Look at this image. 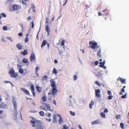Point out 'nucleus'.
Returning a JSON list of instances; mask_svg holds the SVG:
<instances>
[{
    "label": "nucleus",
    "mask_w": 129,
    "mask_h": 129,
    "mask_svg": "<svg viewBox=\"0 0 129 129\" xmlns=\"http://www.w3.org/2000/svg\"><path fill=\"white\" fill-rule=\"evenodd\" d=\"M33 118L34 119V118ZM34 121L31 120L30 123L32 124V126L34 127L36 126L37 128L39 129H43L44 126L43 125V123L40 120L33 119Z\"/></svg>",
    "instance_id": "1"
},
{
    "label": "nucleus",
    "mask_w": 129,
    "mask_h": 129,
    "mask_svg": "<svg viewBox=\"0 0 129 129\" xmlns=\"http://www.w3.org/2000/svg\"><path fill=\"white\" fill-rule=\"evenodd\" d=\"M51 83V86L52 87V94L53 95L57 94L58 91L57 87L56 86L55 82L53 79H51L50 81Z\"/></svg>",
    "instance_id": "2"
},
{
    "label": "nucleus",
    "mask_w": 129,
    "mask_h": 129,
    "mask_svg": "<svg viewBox=\"0 0 129 129\" xmlns=\"http://www.w3.org/2000/svg\"><path fill=\"white\" fill-rule=\"evenodd\" d=\"M43 105L40 107V108L42 110L47 111L48 110L51 111L53 112V110L50 109V105L47 103H44Z\"/></svg>",
    "instance_id": "3"
},
{
    "label": "nucleus",
    "mask_w": 129,
    "mask_h": 129,
    "mask_svg": "<svg viewBox=\"0 0 129 129\" xmlns=\"http://www.w3.org/2000/svg\"><path fill=\"white\" fill-rule=\"evenodd\" d=\"M102 15L104 16L106 15L105 17V19L106 20L110 19V16L109 15V10L107 9L103 10L102 13Z\"/></svg>",
    "instance_id": "4"
},
{
    "label": "nucleus",
    "mask_w": 129,
    "mask_h": 129,
    "mask_svg": "<svg viewBox=\"0 0 129 129\" xmlns=\"http://www.w3.org/2000/svg\"><path fill=\"white\" fill-rule=\"evenodd\" d=\"M9 74L12 77H17V74L15 73V72L13 69H11L9 72Z\"/></svg>",
    "instance_id": "5"
},
{
    "label": "nucleus",
    "mask_w": 129,
    "mask_h": 129,
    "mask_svg": "<svg viewBox=\"0 0 129 129\" xmlns=\"http://www.w3.org/2000/svg\"><path fill=\"white\" fill-rule=\"evenodd\" d=\"M89 45L91 46H89V47H90L92 49H95L96 46L97 45V44L96 43H94L92 41H90L89 42Z\"/></svg>",
    "instance_id": "6"
},
{
    "label": "nucleus",
    "mask_w": 129,
    "mask_h": 129,
    "mask_svg": "<svg viewBox=\"0 0 129 129\" xmlns=\"http://www.w3.org/2000/svg\"><path fill=\"white\" fill-rule=\"evenodd\" d=\"M12 8L14 10L17 11L21 9V6L19 5L15 4L13 6Z\"/></svg>",
    "instance_id": "7"
},
{
    "label": "nucleus",
    "mask_w": 129,
    "mask_h": 129,
    "mask_svg": "<svg viewBox=\"0 0 129 129\" xmlns=\"http://www.w3.org/2000/svg\"><path fill=\"white\" fill-rule=\"evenodd\" d=\"M30 59L31 61H35L36 60V57L35 53L34 52H33L31 54L30 57Z\"/></svg>",
    "instance_id": "8"
},
{
    "label": "nucleus",
    "mask_w": 129,
    "mask_h": 129,
    "mask_svg": "<svg viewBox=\"0 0 129 129\" xmlns=\"http://www.w3.org/2000/svg\"><path fill=\"white\" fill-rule=\"evenodd\" d=\"M12 102L13 103V106L14 107V111L15 112H16L17 110V105L16 101L14 98H13Z\"/></svg>",
    "instance_id": "9"
},
{
    "label": "nucleus",
    "mask_w": 129,
    "mask_h": 129,
    "mask_svg": "<svg viewBox=\"0 0 129 129\" xmlns=\"http://www.w3.org/2000/svg\"><path fill=\"white\" fill-rule=\"evenodd\" d=\"M117 81H120L122 83L125 84L126 83V79H122V78L119 77L117 79Z\"/></svg>",
    "instance_id": "10"
},
{
    "label": "nucleus",
    "mask_w": 129,
    "mask_h": 129,
    "mask_svg": "<svg viewBox=\"0 0 129 129\" xmlns=\"http://www.w3.org/2000/svg\"><path fill=\"white\" fill-rule=\"evenodd\" d=\"M95 96H96L99 98L100 96V95L99 94L100 93V90L99 89H97L95 90Z\"/></svg>",
    "instance_id": "11"
},
{
    "label": "nucleus",
    "mask_w": 129,
    "mask_h": 129,
    "mask_svg": "<svg viewBox=\"0 0 129 129\" xmlns=\"http://www.w3.org/2000/svg\"><path fill=\"white\" fill-rule=\"evenodd\" d=\"M21 90L23 91V92L25 94L27 95H30V94L29 91L26 89H25L23 88H21Z\"/></svg>",
    "instance_id": "12"
},
{
    "label": "nucleus",
    "mask_w": 129,
    "mask_h": 129,
    "mask_svg": "<svg viewBox=\"0 0 129 129\" xmlns=\"http://www.w3.org/2000/svg\"><path fill=\"white\" fill-rule=\"evenodd\" d=\"M31 89L33 95L34 97H35V88L33 84H31Z\"/></svg>",
    "instance_id": "13"
},
{
    "label": "nucleus",
    "mask_w": 129,
    "mask_h": 129,
    "mask_svg": "<svg viewBox=\"0 0 129 129\" xmlns=\"http://www.w3.org/2000/svg\"><path fill=\"white\" fill-rule=\"evenodd\" d=\"M52 122L53 123L56 122H57V118L56 114H54L53 116Z\"/></svg>",
    "instance_id": "14"
},
{
    "label": "nucleus",
    "mask_w": 129,
    "mask_h": 129,
    "mask_svg": "<svg viewBox=\"0 0 129 129\" xmlns=\"http://www.w3.org/2000/svg\"><path fill=\"white\" fill-rule=\"evenodd\" d=\"M45 30L47 32L48 35V36L49 34L50 30V28L49 27V26L48 25H46V28H45Z\"/></svg>",
    "instance_id": "15"
},
{
    "label": "nucleus",
    "mask_w": 129,
    "mask_h": 129,
    "mask_svg": "<svg viewBox=\"0 0 129 129\" xmlns=\"http://www.w3.org/2000/svg\"><path fill=\"white\" fill-rule=\"evenodd\" d=\"M100 122H101L100 120L98 119L97 120L92 121L91 122V124L92 125L98 124L100 123Z\"/></svg>",
    "instance_id": "16"
},
{
    "label": "nucleus",
    "mask_w": 129,
    "mask_h": 129,
    "mask_svg": "<svg viewBox=\"0 0 129 129\" xmlns=\"http://www.w3.org/2000/svg\"><path fill=\"white\" fill-rule=\"evenodd\" d=\"M94 102L93 100H91L89 104V108L90 109H91L92 108V106L94 105Z\"/></svg>",
    "instance_id": "17"
},
{
    "label": "nucleus",
    "mask_w": 129,
    "mask_h": 129,
    "mask_svg": "<svg viewBox=\"0 0 129 129\" xmlns=\"http://www.w3.org/2000/svg\"><path fill=\"white\" fill-rule=\"evenodd\" d=\"M125 88V86H123L121 90V91L119 93L120 94L122 95L123 94L122 93L125 92L124 88Z\"/></svg>",
    "instance_id": "18"
},
{
    "label": "nucleus",
    "mask_w": 129,
    "mask_h": 129,
    "mask_svg": "<svg viewBox=\"0 0 129 129\" xmlns=\"http://www.w3.org/2000/svg\"><path fill=\"white\" fill-rule=\"evenodd\" d=\"M16 46L18 48L19 50H21L22 49V46L20 45L19 43L17 44L16 45Z\"/></svg>",
    "instance_id": "19"
},
{
    "label": "nucleus",
    "mask_w": 129,
    "mask_h": 129,
    "mask_svg": "<svg viewBox=\"0 0 129 129\" xmlns=\"http://www.w3.org/2000/svg\"><path fill=\"white\" fill-rule=\"evenodd\" d=\"M21 53L23 55H26L28 53L27 50L26 49L24 50L23 51L21 52Z\"/></svg>",
    "instance_id": "20"
},
{
    "label": "nucleus",
    "mask_w": 129,
    "mask_h": 129,
    "mask_svg": "<svg viewBox=\"0 0 129 129\" xmlns=\"http://www.w3.org/2000/svg\"><path fill=\"white\" fill-rule=\"evenodd\" d=\"M36 89L38 92L39 93L42 90V88L41 87L38 86H37L36 87Z\"/></svg>",
    "instance_id": "21"
},
{
    "label": "nucleus",
    "mask_w": 129,
    "mask_h": 129,
    "mask_svg": "<svg viewBox=\"0 0 129 129\" xmlns=\"http://www.w3.org/2000/svg\"><path fill=\"white\" fill-rule=\"evenodd\" d=\"M65 42V41L64 40H63L62 41V42L61 43H60V42H59L58 43V44H60V46H63Z\"/></svg>",
    "instance_id": "22"
},
{
    "label": "nucleus",
    "mask_w": 129,
    "mask_h": 129,
    "mask_svg": "<svg viewBox=\"0 0 129 129\" xmlns=\"http://www.w3.org/2000/svg\"><path fill=\"white\" fill-rule=\"evenodd\" d=\"M47 97L46 96L44 95L43 96L42 99V100L43 102H46L47 100Z\"/></svg>",
    "instance_id": "23"
},
{
    "label": "nucleus",
    "mask_w": 129,
    "mask_h": 129,
    "mask_svg": "<svg viewBox=\"0 0 129 129\" xmlns=\"http://www.w3.org/2000/svg\"><path fill=\"white\" fill-rule=\"evenodd\" d=\"M46 43V41L45 40H44L43 41L41 45V48H42L45 45Z\"/></svg>",
    "instance_id": "24"
},
{
    "label": "nucleus",
    "mask_w": 129,
    "mask_h": 129,
    "mask_svg": "<svg viewBox=\"0 0 129 129\" xmlns=\"http://www.w3.org/2000/svg\"><path fill=\"white\" fill-rule=\"evenodd\" d=\"M6 107V105L3 103L0 104V108H4Z\"/></svg>",
    "instance_id": "25"
},
{
    "label": "nucleus",
    "mask_w": 129,
    "mask_h": 129,
    "mask_svg": "<svg viewBox=\"0 0 129 129\" xmlns=\"http://www.w3.org/2000/svg\"><path fill=\"white\" fill-rule=\"evenodd\" d=\"M58 115L59 116V123H61L63 122V121L61 117V116H60L59 115Z\"/></svg>",
    "instance_id": "26"
},
{
    "label": "nucleus",
    "mask_w": 129,
    "mask_h": 129,
    "mask_svg": "<svg viewBox=\"0 0 129 129\" xmlns=\"http://www.w3.org/2000/svg\"><path fill=\"white\" fill-rule=\"evenodd\" d=\"M97 55L99 57H101V50L100 49L99 50V51H98L97 53Z\"/></svg>",
    "instance_id": "27"
},
{
    "label": "nucleus",
    "mask_w": 129,
    "mask_h": 129,
    "mask_svg": "<svg viewBox=\"0 0 129 129\" xmlns=\"http://www.w3.org/2000/svg\"><path fill=\"white\" fill-rule=\"evenodd\" d=\"M44 112L43 111H41L39 112V114L40 115L42 116H43L44 115Z\"/></svg>",
    "instance_id": "28"
},
{
    "label": "nucleus",
    "mask_w": 129,
    "mask_h": 129,
    "mask_svg": "<svg viewBox=\"0 0 129 129\" xmlns=\"http://www.w3.org/2000/svg\"><path fill=\"white\" fill-rule=\"evenodd\" d=\"M47 78V76H44L42 78V80L43 81L45 80H46Z\"/></svg>",
    "instance_id": "29"
},
{
    "label": "nucleus",
    "mask_w": 129,
    "mask_h": 129,
    "mask_svg": "<svg viewBox=\"0 0 129 129\" xmlns=\"http://www.w3.org/2000/svg\"><path fill=\"white\" fill-rule=\"evenodd\" d=\"M95 83L98 86H101V84L98 81H95Z\"/></svg>",
    "instance_id": "30"
},
{
    "label": "nucleus",
    "mask_w": 129,
    "mask_h": 129,
    "mask_svg": "<svg viewBox=\"0 0 129 129\" xmlns=\"http://www.w3.org/2000/svg\"><path fill=\"white\" fill-rule=\"evenodd\" d=\"M101 116L104 118H105L106 117L105 114L104 112L101 113Z\"/></svg>",
    "instance_id": "31"
},
{
    "label": "nucleus",
    "mask_w": 129,
    "mask_h": 129,
    "mask_svg": "<svg viewBox=\"0 0 129 129\" xmlns=\"http://www.w3.org/2000/svg\"><path fill=\"white\" fill-rule=\"evenodd\" d=\"M22 61L24 63H26L28 62V61L27 59L24 58L23 59Z\"/></svg>",
    "instance_id": "32"
},
{
    "label": "nucleus",
    "mask_w": 129,
    "mask_h": 129,
    "mask_svg": "<svg viewBox=\"0 0 129 129\" xmlns=\"http://www.w3.org/2000/svg\"><path fill=\"white\" fill-rule=\"evenodd\" d=\"M53 73L56 74L57 73V71L55 68H54L53 71Z\"/></svg>",
    "instance_id": "33"
},
{
    "label": "nucleus",
    "mask_w": 129,
    "mask_h": 129,
    "mask_svg": "<svg viewBox=\"0 0 129 129\" xmlns=\"http://www.w3.org/2000/svg\"><path fill=\"white\" fill-rule=\"evenodd\" d=\"M124 124H123V123H120V126H121V127L122 128V129H124Z\"/></svg>",
    "instance_id": "34"
},
{
    "label": "nucleus",
    "mask_w": 129,
    "mask_h": 129,
    "mask_svg": "<svg viewBox=\"0 0 129 129\" xmlns=\"http://www.w3.org/2000/svg\"><path fill=\"white\" fill-rule=\"evenodd\" d=\"M19 72L20 73L22 74L23 73V71L21 68L19 70Z\"/></svg>",
    "instance_id": "35"
},
{
    "label": "nucleus",
    "mask_w": 129,
    "mask_h": 129,
    "mask_svg": "<svg viewBox=\"0 0 129 129\" xmlns=\"http://www.w3.org/2000/svg\"><path fill=\"white\" fill-rule=\"evenodd\" d=\"M70 114L72 116H75V113L74 112H73L71 111L70 112Z\"/></svg>",
    "instance_id": "36"
},
{
    "label": "nucleus",
    "mask_w": 129,
    "mask_h": 129,
    "mask_svg": "<svg viewBox=\"0 0 129 129\" xmlns=\"http://www.w3.org/2000/svg\"><path fill=\"white\" fill-rule=\"evenodd\" d=\"M69 127L66 125H64L63 126V128L62 129H68Z\"/></svg>",
    "instance_id": "37"
},
{
    "label": "nucleus",
    "mask_w": 129,
    "mask_h": 129,
    "mask_svg": "<svg viewBox=\"0 0 129 129\" xmlns=\"http://www.w3.org/2000/svg\"><path fill=\"white\" fill-rule=\"evenodd\" d=\"M127 93H125V94L124 95H122L121 96V98L122 99H124L126 97V95Z\"/></svg>",
    "instance_id": "38"
},
{
    "label": "nucleus",
    "mask_w": 129,
    "mask_h": 129,
    "mask_svg": "<svg viewBox=\"0 0 129 129\" xmlns=\"http://www.w3.org/2000/svg\"><path fill=\"white\" fill-rule=\"evenodd\" d=\"M99 63L100 64L99 66L100 67H103V66L104 65V64L103 63V62H100Z\"/></svg>",
    "instance_id": "39"
},
{
    "label": "nucleus",
    "mask_w": 129,
    "mask_h": 129,
    "mask_svg": "<svg viewBox=\"0 0 129 129\" xmlns=\"http://www.w3.org/2000/svg\"><path fill=\"white\" fill-rule=\"evenodd\" d=\"M32 8L33 9V11L34 12H35V5L33 4L32 5Z\"/></svg>",
    "instance_id": "40"
},
{
    "label": "nucleus",
    "mask_w": 129,
    "mask_h": 129,
    "mask_svg": "<svg viewBox=\"0 0 129 129\" xmlns=\"http://www.w3.org/2000/svg\"><path fill=\"white\" fill-rule=\"evenodd\" d=\"M74 80H76L78 78L77 75H75L74 76Z\"/></svg>",
    "instance_id": "41"
},
{
    "label": "nucleus",
    "mask_w": 129,
    "mask_h": 129,
    "mask_svg": "<svg viewBox=\"0 0 129 129\" xmlns=\"http://www.w3.org/2000/svg\"><path fill=\"white\" fill-rule=\"evenodd\" d=\"M51 114V113H49L48 114L47 113L45 114L46 115H47V116L48 117H50Z\"/></svg>",
    "instance_id": "42"
},
{
    "label": "nucleus",
    "mask_w": 129,
    "mask_h": 129,
    "mask_svg": "<svg viewBox=\"0 0 129 129\" xmlns=\"http://www.w3.org/2000/svg\"><path fill=\"white\" fill-rule=\"evenodd\" d=\"M120 116V115L119 114L117 115L116 116V119H118Z\"/></svg>",
    "instance_id": "43"
},
{
    "label": "nucleus",
    "mask_w": 129,
    "mask_h": 129,
    "mask_svg": "<svg viewBox=\"0 0 129 129\" xmlns=\"http://www.w3.org/2000/svg\"><path fill=\"white\" fill-rule=\"evenodd\" d=\"M49 18L48 17H46V21L45 23H48Z\"/></svg>",
    "instance_id": "44"
},
{
    "label": "nucleus",
    "mask_w": 129,
    "mask_h": 129,
    "mask_svg": "<svg viewBox=\"0 0 129 129\" xmlns=\"http://www.w3.org/2000/svg\"><path fill=\"white\" fill-rule=\"evenodd\" d=\"M58 50L59 51V53L60 54H61L63 52L62 50H61L59 49H58Z\"/></svg>",
    "instance_id": "45"
},
{
    "label": "nucleus",
    "mask_w": 129,
    "mask_h": 129,
    "mask_svg": "<svg viewBox=\"0 0 129 129\" xmlns=\"http://www.w3.org/2000/svg\"><path fill=\"white\" fill-rule=\"evenodd\" d=\"M113 96H112V95H109L108 97V99L109 100H111L112 99V98H113Z\"/></svg>",
    "instance_id": "46"
},
{
    "label": "nucleus",
    "mask_w": 129,
    "mask_h": 129,
    "mask_svg": "<svg viewBox=\"0 0 129 129\" xmlns=\"http://www.w3.org/2000/svg\"><path fill=\"white\" fill-rule=\"evenodd\" d=\"M52 96H49L48 98V100L49 101H51L52 100Z\"/></svg>",
    "instance_id": "47"
},
{
    "label": "nucleus",
    "mask_w": 129,
    "mask_h": 129,
    "mask_svg": "<svg viewBox=\"0 0 129 129\" xmlns=\"http://www.w3.org/2000/svg\"><path fill=\"white\" fill-rule=\"evenodd\" d=\"M45 119L47 121L49 122L51 121V119L50 118H46Z\"/></svg>",
    "instance_id": "48"
},
{
    "label": "nucleus",
    "mask_w": 129,
    "mask_h": 129,
    "mask_svg": "<svg viewBox=\"0 0 129 129\" xmlns=\"http://www.w3.org/2000/svg\"><path fill=\"white\" fill-rule=\"evenodd\" d=\"M96 75L99 78H101V76H102L101 74H96Z\"/></svg>",
    "instance_id": "49"
},
{
    "label": "nucleus",
    "mask_w": 129,
    "mask_h": 129,
    "mask_svg": "<svg viewBox=\"0 0 129 129\" xmlns=\"http://www.w3.org/2000/svg\"><path fill=\"white\" fill-rule=\"evenodd\" d=\"M7 27L6 26H4L3 28V29L4 30H7Z\"/></svg>",
    "instance_id": "50"
},
{
    "label": "nucleus",
    "mask_w": 129,
    "mask_h": 129,
    "mask_svg": "<svg viewBox=\"0 0 129 129\" xmlns=\"http://www.w3.org/2000/svg\"><path fill=\"white\" fill-rule=\"evenodd\" d=\"M28 38L27 37H26L25 39V42H28Z\"/></svg>",
    "instance_id": "51"
},
{
    "label": "nucleus",
    "mask_w": 129,
    "mask_h": 129,
    "mask_svg": "<svg viewBox=\"0 0 129 129\" xmlns=\"http://www.w3.org/2000/svg\"><path fill=\"white\" fill-rule=\"evenodd\" d=\"M108 109H105L104 111V112H105V113H108Z\"/></svg>",
    "instance_id": "52"
},
{
    "label": "nucleus",
    "mask_w": 129,
    "mask_h": 129,
    "mask_svg": "<svg viewBox=\"0 0 129 129\" xmlns=\"http://www.w3.org/2000/svg\"><path fill=\"white\" fill-rule=\"evenodd\" d=\"M36 111L34 110H31L30 111V113H36Z\"/></svg>",
    "instance_id": "53"
},
{
    "label": "nucleus",
    "mask_w": 129,
    "mask_h": 129,
    "mask_svg": "<svg viewBox=\"0 0 129 129\" xmlns=\"http://www.w3.org/2000/svg\"><path fill=\"white\" fill-rule=\"evenodd\" d=\"M53 102L54 105H56V101L55 100H53Z\"/></svg>",
    "instance_id": "54"
},
{
    "label": "nucleus",
    "mask_w": 129,
    "mask_h": 129,
    "mask_svg": "<svg viewBox=\"0 0 129 129\" xmlns=\"http://www.w3.org/2000/svg\"><path fill=\"white\" fill-rule=\"evenodd\" d=\"M18 35L20 36H23L22 34L21 33H20L18 34Z\"/></svg>",
    "instance_id": "55"
},
{
    "label": "nucleus",
    "mask_w": 129,
    "mask_h": 129,
    "mask_svg": "<svg viewBox=\"0 0 129 129\" xmlns=\"http://www.w3.org/2000/svg\"><path fill=\"white\" fill-rule=\"evenodd\" d=\"M98 61H96L94 62V64L96 65H97L98 64Z\"/></svg>",
    "instance_id": "56"
},
{
    "label": "nucleus",
    "mask_w": 129,
    "mask_h": 129,
    "mask_svg": "<svg viewBox=\"0 0 129 129\" xmlns=\"http://www.w3.org/2000/svg\"><path fill=\"white\" fill-rule=\"evenodd\" d=\"M36 77H39V74L38 73H37V71H36Z\"/></svg>",
    "instance_id": "57"
},
{
    "label": "nucleus",
    "mask_w": 129,
    "mask_h": 129,
    "mask_svg": "<svg viewBox=\"0 0 129 129\" xmlns=\"http://www.w3.org/2000/svg\"><path fill=\"white\" fill-rule=\"evenodd\" d=\"M7 39H8L11 42H13V41H12V38L11 37H8V38H7Z\"/></svg>",
    "instance_id": "58"
},
{
    "label": "nucleus",
    "mask_w": 129,
    "mask_h": 129,
    "mask_svg": "<svg viewBox=\"0 0 129 129\" xmlns=\"http://www.w3.org/2000/svg\"><path fill=\"white\" fill-rule=\"evenodd\" d=\"M31 24H32V26L31 27L32 28H33L34 27V22L33 21H32L31 22Z\"/></svg>",
    "instance_id": "59"
},
{
    "label": "nucleus",
    "mask_w": 129,
    "mask_h": 129,
    "mask_svg": "<svg viewBox=\"0 0 129 129\" xmlns=\"http://www.w3.org/2000/svg\"><path fill=\"white\" fill-rule=\"evenodd\" d=\"M39 70V68L38 67H37L35 69V70L36 71L38 72V71Z\"/></svg>",
    "instance_id": "60"
},
{
    "label": "nucleus",
    "mask_w": 129,
    "mask_h": 129,
    "mask_svg": "<svg viewBox=\"0 0 129 129\" xmlns=\"http://www.w3.org/2000/svg\"><path fill=\"white\" fill-rule=\"evenodd\" d=\"M108 93L109 95H110L111 94V91H110L108 90Z\"/></svg>",
    "instance_id": "61"
},
{
    "label": "nucleus",
    "mask_w": 129,
    "mask_h": 129,
    "mask_svg": "<svg viewBox=\"0 0 129 129\" xmlns=\"http://www.w3.org/2000/svg\"><path fill=\"white\" fill-rule=\"evenodd\" d=\"M21 27L22 28V29L23 30V24H21Z\"/></svg>",
    "instance_id": "62"
},
{
    "label": "nucleus",
    "mask_w": 129,
    "mask_h": 129,
    "mask_svg": "<svg viewBox=\"0 0 129 129\" xmlns=\"http://www.w3.org/2000/svg\"><path fill=\"white\" fill-rule=\"evenodd\" d=\"M67 1H68V0H66L65 3H64V4L63 5V6H64L65 5L66 3H67Z\"/></svg>",
    "instance_id": "63"
},
{
    "label": "nucleus",
    "mask_w": 129,
    "mask_h": 129,
    "mask_svg": "<svg viewBox=\"0 0 129 129\" xmlns=\"http://www.w3.org/2000/svg\"><path fill=\"white\" fill-rule=\"evenodd\" d=\"M78 127H79V129H82V127L81 125H79Z\"/></svg>",
    "instance_id": "64"
}]
</instances>
